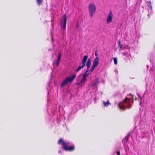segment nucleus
<instances>
[{
	"label": "nucleus",
	"instance_id": "obj_28",
	"mask_svg": "<svg viewBox=\"0 0 155 155\" xmlns=\"http://www.w3.org/2000/svg\"><path fill=\"white\" fill-rule=\"evenodd\" d=\"M148 16H149V15H148Z\"/></svg>",
	"mask_w": 155,
	"mask_h": 155
},
{
	"label": "nucleus",
	"instance_id": "obj_15",
	"mask_svg": "<svg viewBox=\"0 0 155 155\" xmlns=\"http://www.w3.org/2000/svg\"><path fill=\"white\" fill-rule=\"evenodd\" d=\"M43 0H36V2L37 4L38 5H40L42 3Z\"/></svg>",
	"mask_w": 155,
	"mask_h": 155
},
{
	"label": "nucleus",
	"instance_id": "obj_20",
	"mask_svg": "<svg viewBox=\"0 0 155 155\" xmlns=\"http://www.w3.org/2000/svg\"><path fill=\"white\" fill-rule=\"evenodd\" d=\"M98 82V81H95L94 83L93 84V86H94L96 85L97 84V83Z\"/></svg>",
	"mask_w": 155,
	"mask_h": 155
},
{
	"label": "nucleus",
	"instance_id": "obj_23",
	"mask_svg": "<svg viewBox=\"0 0 155 155\" xmlns=\"http://www.w3.org/2000/svg\"><path fill=\"white\" fill-rule=\"evenodd\" d=\"M97 51H95V55L97 57V56L98 55V54H97Z\"/></svg>",
	"mask_w": 155,
	"mask_h": 155
},
{
	"label": "nucleus",
	"instance_id": "obj_9",
	"mask_svg": "<svg viewBox=\"0 0 155 155\" xmlns=\"http://www.w3.org/2000/svg\"><path fill=\"white\" fill-rule=\"evenodd\" d=\"M99 58L98 57H97L94 58L93 61V64L97 66L99 64Z\"/></svg>",
	"mask_w": 155,
	"mask_h": 155
},
{
	"label": "nucleus",
	"instance_id": "obj_24",
	"mask_svg": "<svg viewBox=\"0 0 155 155\" xmlns=\"http://www.w3.org/2000/svg\"><path fill=\"white\" fill-rule=\"evenodd\" d=\"M117 155H120V152L118 151L117 152Z\"/></svg>",
	"mask_w": 155,
	"mask_h": 155
},
{
	"label": "nucleus",
	"instance_id": "obj_1",
	"mask_svg": "<svg viewBox=\"0 0 155 155\" xmlns=\"http://www.w3.org/2000/svg\"><path fill=\"white\" fill-rule=\"evenodd\" d=\"M58 143L59 144H62L63 146L62 148L65 151H73L74 150L75 147L74 145L70 146V143L69 142L64 141L62 138L59 139Z\"/></svg>",
	"mask_w": 155,
	"mask_h": 155
},
{
	"label": "nucleus",
	"instance_id": "obj_18",
	"mask_svg": "<svg viewBox=\"0 0 155 155\" xmlns=\"http://www.w3.org/2000/svg\"><path fill=\"white\" fill-rule=\"evenodd\" d=\"M130 134H128L127 136L125 137V138H124V140H125V141L126 140V141H127L129 137H130Z\"/></svg>",
	"mask_w": 155,
	"mask_h": 155
},
{
	"label": "nucleus",
	"instance_id": "obj_12",
	"mask_svg": "<svg viewBox=\"0 0 155 155\" xmlns=\"http://www.w3.org/2000/svg\"><path fill=\"white\" fill-rule=\"evenodd\" d=\"M86 81H87V79H85L82 78V79L81 80L80 82H78L77 84H78V85L80 84H82V83H84Z\"/></svg>",
	"mask_w": 155,
	"mask_h": 155
},
{
	"label": "nucleus",
	"instance_id": "obj_7",
	"mask_svg": "<svg viewBox=\"0 0 155 155\" xmlns=\"http://www.w3.org/2000/svg\"><path fill=\"white\" fill-rule=\"evenodd\" d=\"M113 15V14L112 12L110 11L108 14L107 19V23H110L112 21Z\"/></svg>",
	"mask_w": 155,
	"mask_h": 155
},
{
	"label": "nucleus",
	"instance_id": "obj_19",
	"mask_svg": "<svg viewBox=\"0 0 155 155\" xmlns=\"http://www.w3.org/2000/svg\"><path fill=\"white\" fill-rule=\"evenodd\" d=\"M114 63L115 64H117V60L116 58H114Z\"/></svg>",
	"mask_w": 155,
	"mask_h": 155
},
{
	"label": "nucleus",
	"instance_id": "obj_6",
	"mask_svg": "<svg viewBox=\"0 0 155 155\" xmlns=\"http://www.w3.org/2000/svg\"><path fill=\"white\" fill-rule=\"evenodd\" d=\"M61 53L60 52L58 53V54L57 56V59L56 60V62H55L54 61L53 62V64L54 66V67L56 66V67H57L59 65V64L60 62V60L61 59Z\"/></svg>",
	"mask_w": 155,
	"mask_h": 155
},
{
	"label": "nucleus",
	"instance_id": "obj_16",
	"mask_svg": "<svg viewBox=\"0 0 155 155\" xmlns=\"http://www.w3.org/2000/svg\"><path fill=\"white\" fill-rule=\"evenodd\" d=\"M97 66L94 65L93 64L90 70V72L91 73L94 70V68L96 67Z\"/></svg>",
	"mask_w": 155,
	"mask_h": 155
},
{
	"label": "nucleus",
	"instance_id": "obj_21",
	"mask_svg": "<svg viewBox=\"0 0 155 155\" xmlns=\"http://www.w3.org/2000/svg\"><path fill=\"white\" fill-rule=\"evenodd\" d=\"M82 78H83V79H86L87 76H85L83 74Z\"/></svg>",
	"mask_w": 155,
	"mask_h": 155
},
{
	"label": "nucleus",
	"instance_id": "obj_4",
	"mask_svg": "<svg viewBox=\"0 0 155 155\" xmlns=\"http://www.w3.org/2000/svg\"><path fill=\"white\" fill-rule=\"evenodd\" d=\"M96 10V7L93 4H90L89 6L88 11L89 15L92 18Z\"/></svg>",
	"mask_w": 155,
	"mask_h": 155
},
{
	"label": "nucleus",
	"instance_id": "obj_27",
	"mask_svg": "<svg viewBox=\"0 0 155 155\" xmlns=\"http://www.w3.org/2000/svg\"><path fill=\"white\" fill-rule=\"evenodd\" d=\"M124 55H125V54H124Z\"/></svg>",
	"mask_w": 155,
	"mask_h": 155
},
{
	"label": "nucleus",
	"instance_id": "obj_11",
	"mask_svg": "<svg viewBox=\"0 0 155 155\" xmlns=\"http://www.w3.org/2000/svg\"><path fill=\"white\" fill-rule=\"evenodd\" d=\"M89 69H87L86 71L84 73V75L86 76H87L90 73Z\"/></svg>",
	"mask_w": 155,
	"mask_h": 155
},
{
	"label": "nucleus",
	"instance_id": "obj_13",
	"mask_svg": "<svg viewBox=\"0 0 155 155\" xmlns=\"http://www.w3.org/2000/svg\"><path fill=\"white\" fill-rule=\"evenodd\" d=\"M103 105L104 107L107 106L110 104V103L108 101H107V102L104 101L103 102Z\"/></svg>",
	"mask_w": 155,
	"mask_h": 155
},
{
	"label": "nucleus",
	"instance_id": "obj_22",
	"mask_svg": "<svg viewBox=\"0 0 155 155\" xmlns=\"http://www.w3.org/2000/svg\"><path fill=\"white\" fill-rule=\"evenodd\" d=\"M149 2V3H150V5H149V6L150 7V8L151 9H152V6H151V2L150 1H149L148 2Z\"/></svg>",
	"mask_w": 155,
	"mask_h": 155
},
{
	"label": "nucleus",
	"instance_id": "obj_25",
	"mask_svg": "<svg viewBox=\"0 0 155 155\" xmlns=\"http://www.w3.org/2000/svg\"><path fill=\"white\" fill-rule=\"evenodd\" d=\"M60 152H61V150H59V151H58V152L59 153H60Z\"/></svg>",
	"mask_w": 155,
	"mask_h": 155
},
{
	"label": "nucleus",
	"instance_id": "obj_8",
	"mask_svg": "<svg viewBox=\"0 0 155 155\" xmlns=\"http://www.w3.org/2000/svg\"><path fill=\"white\" fill-rule=\"evenodd\" d=\"M88 58V56L87 55H85L81 61L82 66L84 67L86 65V61Z\"/></svg>",
	"mask_w": 155,
	"mask_h": 155
},
{
	"label": "nucleus",
	"instance_id": "obj_14",
	"mask_svg": "<svg viewBox=\"0 0 155 155\" xmlns=\"http://www.w3.org/2000/svg\"><path fill=\"white\" fill-rule=\"evenodd\" d=\"M84 68V67H83L82 66H79L77 68L76 71V72L77 73L80 70H81L82 68Z\"/></svg>",
	"mask_w": 155,
	"mask_h": 155
},
{
	"label": "nucleus",
	"instance_id": "obj_10",
	"mask_svg": "<svg viewBox=\"0 0 155 155\" xmlns=\"http://www.w3.org/2000/svg\"><path fill=\"white\" fill-rule=\"evenodd\" d=\"M91 58H89L87 59V61L86 64L87 67V69H89V68L91 66Z\"/></svg>",
	"mask_w": 155,
	"mask_h": 155
},
{
	"label": "nucleus",
	"instance_id": "obj_26",
	"mask_svg": "<svg viewBox=\"0 0 155 155\" xmlns=\"http://www.w3.org/2000/svg\"><path fill=\"white\" fill-rule=\"evenodd\" d=\"M147 68H148V66H147Z\"/></svg>",
	"mask_w": 155,
	"mask_h": 155
},
{
	"label": "nucleus",
	"instance_id": "obj_17",
	"mask_svg": "<svg viewBox=\"0 0 155 155\" xmlns=\"http://www.w3.org/2000/svg\"><path fill=\"white\" fill-rule=\"evenodd\" d=\"M118 45H119V46L120 47V49H119V50L120 51L121 50L122 48V45L121 44V43H120V40H119L118 41Z\"/></svg>",
	"mask_w": 155,
	"mask_h": 155
},
{
	"label": "nucleus",
	"instance_id": "obj_5",
	"mask_svg": "<svg viewBox=\"0 0 155 155\" xmlns=\"http://www.w3.org/2000/svg\"><path fill=\"white\" fill-rule=\"evenodd\" d=\"M67 17L66 15H64L62 17V20L61 21V25L62 28L65 30L66 28Z\"/></svg>",
	"mask_w": 155,
	"mask_h": 155
},
{
	"label": "nucleus",
	"instance_id": "obj_3",
	"mask_svg": "<svg viewBox=\"0 0 155 155\" xmlns=\"http://www.w3.org/2000/svg\"><path fill=\"white\" fill-rule=\"evenodd\" d=\"M76 75L74 74L73 76L71 77H68L66 79L64 80L61 83L60 86L61 88L65 86L69 82L71 83L74 79L76 78Z\"/></svg>",
	"mask_w": 155,
	"mask_h": 155
},
{
	"label": "nucleus",
	"instance_id": "obj_2",
	"mask_svg": "<svg viewBox=\"0 0 155 155\" xmlns=\"http://www.w3.org/2000/svg\"><path fill=\"white\" fill-rule=\"evenodd\" d=\"M130 99L126 97L124 100L122 102H120L118 104L119 107L121 109L124 110L125 109H129L131 107V106L129 104Z\"/></svg>",
	"mask_w": 155,
	"mask_h": 155
}]
</instances>
